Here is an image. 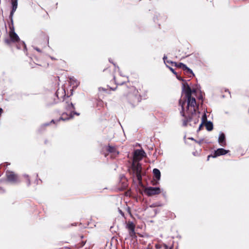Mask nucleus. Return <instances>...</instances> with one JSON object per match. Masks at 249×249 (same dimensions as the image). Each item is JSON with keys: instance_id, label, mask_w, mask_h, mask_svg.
<instances>
[{"instance_id": "obj_1", "label": "nucleus", "mask_w": 249, "mask_h": 249, "mask_svg": "<svg viewBox=\"0 0 249 249\" xmlns=\"http://www.w3.org/2000/svg\"><path fill=\"white\" fill-rule=\"evenodd\" d=\"M141 88H142V84L135 80L131 83L128 82L121 88L122 95L133 107L137 106L142 101V90Z\"/></svg>"}, {"instance_id": "obj_2", "label": "nucleus", "mask_w": 249, "mask_h": 249, "mask_svg": "<svg viewBox=\"0 0 249 249\" xmlns=\"http://www.w3.org/2000/svg\"><path fill=\"white\" fill-rule=\"evenodd\" d=\"M187 99V107L186 113H184L183 110V106L185 104L183 102L182 105V111L181 113L184 117L183 120V124L185 126L187 125L188 123H192L196 124L199 121V113L196 112L198 106L196 105L195 98L190 97V98H186Z\"/></svg>"}, {"instance_id": "obj_3", "label": "nucleus", "mask_w": 249, "mask_h": 249, "mask_svg": "<svg viewBox=\"0 0 249 249\" xmlns=\"http://www.w3.org/2000/svg\"><path fill=\"white\" fill-rule=\"evenodd\" d=\"M11 25H10V31L9 32V37L5 38L4 42L8 46H11L12 43L16 44L17 48L18 49H23L26 51V46L25 43L20 40L18 35L15 32V29L13 26V22H11Z\"/></svg>"}, {"instance_id": "obj_4", "label": "nucleus", "mask_w": 249, "mask_h": 249, "mask_svg": "<svg viewBox=\"0 0 249 249\" xmlns=\"http://www.w3.org/2000/svg\"><path fill=\"white\" fill-rule=\"evenodd\" d=\"M109 73L110 75V77L112 78V82H114L116 85H122L121 88L124 86L127 85L128 81L127 83L124 84V81L121 80L122 77L119 74H114V70L113 69L111 70L109 68H107L105 69L103 71V76L107 79H110L109 78L107 77V74Z\"/></svg>"}, {"instance_id": "obj_5", "label": "nucleus", "mask_w": 249, "mask_h": 249, "mask_svg": "<svg viewBox=\"0 0 249 249\" xmlns=\"http://www.w3.org/2000/svg\"><path fill=\"white\" fill-rule=\"evenodd\" d=\"M131 169L133 174H134L140 183L142 181V167L141 163L139 162H134L131 164Z\"/></svg>"}, {"instance_id": "obj_6", "label": "nucleus", "mask_w": 249, "mask_h": 249, "mask_svg": "<svg viewBox=\"0 0 249 249\" xmlns=\"http://www.w3.org/2000/svg\"><path fill=\"white\" fill-rule=\"evenodd\" d=\"M36 41L38 44L45 47L49 44V36L45 32L40 31L37 35Z\"/></svg>"}, {"instance_id": "obj_7", "label": "nucleus", "mask_w": 249, "mask_h": 249, "mask_svg": "<svg viewBox=\"0 0 249 249\" xmlns=\"http://www.w3.org/2000/svg\"><path fill=\"white\" fill-rule=\"evenodd\" d=\"M144 193L148 196H152L160 193V189L159 187H149L144 189Z\"/></svg>"}, {"instance_id": "obj_8", "label": "nucleus", "mask_w": 249, "mask_h": 249, "mask_svg": "<svg viewBox=\"0 0 249 249\" xmlns=\"http://www.w3.org/2000/svg\"><path fill=\"white\" fill-rule=\"evenodd\" d=\"M145 153L143 150L137 149L134 151L133 157V162H139V161L141 160L143 157H144Z\"/></svg>"}, {"instance_id": "obj_9", "label": "nucleus", "mask_w": 249, "mask_h": 249, "mask_svg": "<svg viewBox=\"0 0 249 249\" xmlns=\"http://www.w3.org/2000/svg\"><path fill=\"white\" fill-rule=\"evenodd\" d=\"M6 175L7 180L13 183H16L19 181L18 177L17 174L11 171H7Z\"/></svg>"}, {"instance_id": "obj_10", "label": "nucleus", "mask_w": 249, "mask_h": 249, "mask_svg": "<svg viewBox=\"0 0 249 249\" xmlns=\"http://www.w3.org/2000/svg\"><path fill=\"white\" fill-rule=\"evenodd\" d=\"M105 149L108 153L111 154V156L113 158H116L119 154V152L117 150V147L116 146L108 144L105 147Z\"/></svg>"}, {"instance_id": "obj_11", "label": "nucleus", "mask_w": 249, "mask_h": 249, "mask_svg": "<svg viewBox=\"0 0 249 249\" xmlns=\"http://www.w3.org/2000/svg\"><path fill=\"white\" fill-rule=\"evenodd\" d=\"M175 64L176 66L182 69L185 71V73L187 74L190 77L195 76L193 71L190 69L188 68L186 65L181 63H179L178 64L175 63Z\"/></svg>"}, {"instance_id": "obj_12", "label": "nucleus", "mask_w": 249, "mask_h": 249, "mask_svg": "<svg viewBox=\"0 0 249 249\" xmlns=\"http://www.w3.org/2000/svg\"><path fill=\"white\" fill-rule=\"evenodd\" d=\"M62 102H64V106L66 109L67 110L72 111V110L75 108L73 104L71 101V99L70 98V96H67V97L65 99V101Z\"/></svg>"}, {"instance_id": "obj_13", "label": "nucleus", "mask_w": 249, "mask_h": 249, "mask_svg": "<svg viewBox=\"0 0 249 249\" xmlns=\"http://www.w3.org/2000/svg\"><path fill=\"white\" fill-rule=\"evenodd\" d=\"M55 95L58 100L62 101H65V99L67 97L65 90L63 88L58 89L57 90Z\"/></svg>"}, {"instance_id": "obj_14", "label": "nucleus", "mask_w": 249, "mask_h": 249, "mask_svg": "<svg viewBox=\"0 0 249 249\" xmlns=\"http://www.w3.org/2000/svg\"><path fill=\"white\" fill-rule=\"evenodd\" d=\"M228 151V150H226L223 148H218L215 151L213 155H210L208 156L207 160H209L210 157L215 158L221 155H225Z\"/></svg>"}, {"instance_id": "obj_15", "label": "nucleus", "mask_w": 249, "mask_h": 249, "mask_svg": "<svg viewBox=\"0 0 249 249\" xmlns=\"http://www.w3.org/2000/svg\"><path fill=\"white\" fill-rule=\"evenodd\" d=\"M153 173L154 179L152 181L153 185H156L158 184L159 180L160 178V172L159 169L154 168L153 170Z\"/></svg>"}, {"instance_id": "obj_16", "label": "nucleus", "mask_w": 249, "mask_h": 249, "mask_svg": "<svg viewBox=\"0 0 249 249\" xmlns=\"http://www.w3.org/2000/svg\"><path fill=\"white\" fill-rule=\"evenodd\" d=\"M126 228L129 231V234L131 237H134L136 236L135 231V225L131 221H128L126 223Z\"/></svg>"}, {"instance_id": "obj_17", "label": "nucleus", "mask_w": 249, "mask_h": 249, "mask_svg": "<svg viewBox=\"0 0 249 249\" xmlns=\"http://www.w3.org/2000/svg\"><path fill=\"white\" fill-rule=\"evenodd\" d=\"M74 115H76L77 116H79L80 114L77 113L74 111H71L70 114H68L66 113H63L61 117L60 118L59 120H67L70 119H71L73 117Z\"/></svg>"}, {"instance_id": "obj_18", "label": "nucleus", "mask_w": 249, "mask_h": 249, "mask_svg": "<svg viewBox=\"0 0 249 249\" xmlns=\"http://www.w3.org/2000/svg\"><path fill=\"white\" fill-rule=\"evenodd\" d=\"M183 90L185 94L186 98H190L192 96V93L196 92V90H192L191 88L187 84L186 85H184Z\"/></svg>"}, {"instance_id": "obj_19", "label": "nucleus", "mask_w": 249, "mask_h": 249, "mask_svg": "<svg viewBox=\"0 0 249 249\" xmlns=\"http://www.w3.org/2000/svg\"><path fill=\"white\" fill-rule=\"evenodd\" d=\"M12 8L10 13V17L11 18V22H13L12 17L14 15V12L16 11L18 7V0H11Z\"/></svg>"}, {"instance_id": "obj_20", "label": "nucleus", "mask_w": 249, "mask_h": 249, "mask_svg": "<svg viewBox=\"0 0 249 249\" xmlns=\"http://www.w3.org/2000/svg\"><path fill=\"white\" fill-rule=\"evenodd\" d=\"M218 142L221 146H224L226 145L225 135L223 133H221L220 134L218 139Z\"/></svg>"}, {"instance_id": "obj_21", "label": "nucleus", "mask_w": 249, "mask_h": 249, "mask_svg": "<svg viewBox=\"0 0 249 249\" xmlns=\"http://www.w3.org/2000/svg\"><path fill=\"white\" fill-rule=\"evenodd\" d=\"M163 59L166 67L171 71V61L167 60V57L165 56H164Z\"/></svg>"}, {"instance_id": "obj_22", "label": "nucleus", "mask_w": 249, "mask_h": 249, "mask_svg": "<svg viewBox=\"0 0 249 249\" xmlns=\"http://www.w3.org/2000/svg\"><path fill=\"white\" fill-rule=\"evenodd\" d=\"M162 247L164 248V249H171V247H170L169 248L168 247L167 245H166L165 244L161 245V244H156V245H155V248L156 249H160V248H162Z\"/></svg>"}, {"instance_id": "obj_23", "label": "nucleus", "mask_w": 249, "mask_h": 249, "mask_svg": "<svg viewBox=\"0 0 249 249\" xmlns=\"http://www.w3.org/2000/svg\"><path fill=\"white\" fill-rule=\"evenodd\" d=\"M205 126L208 131H211L213 129V124L211 122H207L205 124Z\"/></svg>"}, {"instance_id": "obj_24", "label": "nucleus", "mask_w": 249, "mask_h": 249, "mask_svg": "<svg viewBox=\"0 0 249 249\" xmlns=\"http://www.w3.org/2000/svg\"><path fill=\"white\" fill-rule=\"evenodd\" d=\"M80 237L81 238V239H83L84 238V236L83 235H81L80 236ZM87 242V240H82L79 243V244L78 245V247L79 248H81V247H83L86 244Z\"/></svg>"}, {"instance_id": "obj_25", "label": "nucleus", "mask_w": 249, "mask_h": 249, "mask_svg": "<svg viewBox=\"0 0 249 249\" xmlns=\"http://www.w3.org/2000/svg\"><path fill=\"white\" fill-rule=\"evenodd\" d=\"M35 63L36 64V65H38V66H42V63H41L39 60H36V62H35Z\"/></svg>"}, {"instance_id": "obj_26", "label": "nucleus", "mask_w": 249, "mask_h": 249, "mask_svg": "<svg viewBox=\"0 0 249 249\" xmlns=\"http://www.w3.org/2000/svg\"><path fill=\"white\" fill-rule=\"evenodd\" d=\"M25 177L26 178L27 181H28V185H29L30 184V181L28 176H25Z\"/></svg>"}, {"instance_id": "obj_27", "label": "nucleus", "mask_w": 249, "mask_h": 249, "mask_svg": "<svg viewBox=\"0 0 249 249\" xmlns=\"http://www.w3.org/2000/svg\"><path fill=\"white\" fill-rule=\"evenodd\" d=\"M107 77L109 78L110 79H107V80H109L110 82L112 81V78L110 77V75L109 73L107 74ZM107 80V79H106Z\"/></svg>"}, {"instance_id": "obj_28", "label": "nucleus", "mask_w": 249, "mask_h": 249, "mask_svg": "<svg viewBox=\"0 0 249 249\" xmlns=\"http://www.w3.org/2000/svg\"><path fill=\"white\" fill-rule=\"evenodd\" d=\"M35 49H36L37 51H38V52H41V50H40L39 49L37 48H35Z\"/></svg>"}, {"instance_id": "obj_29", "label": "nucleus", "mask_w": 249, "mask_h": 249, "mask_svg": "<svg viewBox=\"0 0 249 249\" xmlns=\"http://www.w3.org/2000/svg\"><path fill=\"white\" fill-rule=\"evenodd\" d=\"M172 72H173V73H174V74H177V73L174 71V70L173 69H172Z\"/></svg>"}, {"instance_id": "obj_30", "label": "nucleus", "mask_w": 249, "mask_h": 249, "mask_svg": "<svg viewBox=\"0 0 249 249\" xmlns=\"http://www.w3.org/2000/svg\"><path fill=\"white\" fill-rule=\"evenodd\" d=\"M51 123H54V121L53 120H52L51 122Z\"/></svg>"}, {"instance_id": "obj_31", "label": "nucleus", "mask_w": 249, "mask_h": 249, "mask_svg": "<svg viewBox=\"0 0 249 249\" xmlns=\"http://www.w3.org/2000/svg\"><path fill=\"white\" fill-rule=\"evenodd\" d=\"M51 59H52V60L55 59H54L53 57H51Z\"/></svg>"}, {"instance_id": "obj_32", "label": "nucleus", "mask_w": 249, "mask_h": 249, "mask_svg": "<svg viewBox=\"0 0 249 249\" xmlns=\"http://www.w3.org/2000/svg\"><path fill=\"white\" fill-rule=\"evenodd\" d=\"M108 154H105V157H107V156Z\"/></svg>"}]
</instances>
